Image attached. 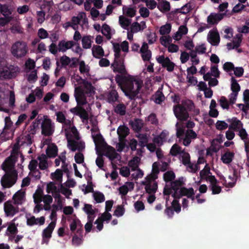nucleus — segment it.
<instances>
[{"label":"nucleus","mask_w":249,"mask_h":249,"mask_svg":"<svg viewBox=\"0 0 249 249\" xmlns=\"http://www.w3.org/2000/svg\"><path fill=\"white\" fill-rule=\"evenodd\" d=\"M112 43L114 52V60L112 65H111V67L112 68L113 71L120 74L116 75V81L118 86L121 89L122 91L124 93L125 92V89H124L125 67H124V58L123 56H121L120 53L121 51L123 52L125 51V41L122 42L120 44L118 43H113L112 42Z\"/></svg>","instance_id":"obj_1"},{"label":"nucleus","mask_w":249,"mask_h":249,"mask_svg":"<svg viewBox=\"0 0 249 249\" xmlns=\"http://www.w3.org/2000/svg\"><path fill=\"white\" fill-rule=\"evenodd\" d=\"M18 153L16 149L12 150L11 155L6 158L2 163L3 170H6V173L1 178V185L4 188H11L17 181V172L13 169L18 159Z\"/></svg>","instance_id":"obj_2"},{"label":"nucleus","mask_w":249,"mask_h":249,"mask_svg":"<svg viewBox=\"0 0 249 249\" xmlns=\"http://www.w3.org/2000/svg\"><path fill=\"white\" fill-rule=\"evenodd\" d=\"M184 185V178L180 177L178 179L172 181L171 184L166 185L163 190L164 196L172 195L174 199L178 200L182 196H185L187 198L191 197L195 195L193 188H187L183 187Z\"/></svg>","instance_id":"obj_3"},{"label":"nucleus","mask_w":249,"mask_h":249,"mask_svg":"<svg viewBox=\"0 0 249 249\" xmlns=\"http://www.w3.org/2000/svg\"><path fill=\"white\" fill-rule=\"evenodd\" d=\"M74 97H75V101H76L77 106L70 108V112L79 117L83 120V122L88 121V112L83 107V106L88 103V101L82 89L79 87L75 88V91H74Z\"/></svg>","instance_id":"obj_4"},{"label":"nucleus","mask_w":249,"mask_h":249,"mask_svg":"<svg viewBox=\"0 0 249 249\" xmlns=\"http://www.w3.org/2000/svg\"><path fill=\"white\" fill-rule=\"evenodd\" d=\"M141 89V83L134 76H130L125 72V95L131 100H134L138 97L139 91Z\"/></svg>","instance_id":"obj_5"},{"label":"nucleus","mask_w":249,"mask_h":249,"mask_svg":"<svg viewBox=\"0 0 249 249\" xmlns=\"http://www.w3.org/2000/svg\"><path fill=\"white\" fill-rule=\"evenodd\" d=\"M194 107L195 104L192 100H184L182 101L181 104L174 106V114L179 121H186L189 117L188 111H192Z\"/></svg>","instance_id":"obj_6"},{"label":"nucleus","mask_w":249,"mask_h":249,"mask_svg":"<svg viewBox=\"0 0 249 249\" xmlns=\"http://www.w3.org/2000/svg\"><path fill=\"white\" fill-rule=\"evenodd\" d=\"M27 46L23 41H16L12 45L11 53L17 58L23 57L27 53Z\"/></svg>","instance_id":"obj_7"},{"label":"nucleus","mask_w":249,"mask_h":249,"mask_svg":"<svg viewBox=\"0 0 249 249\" xmlns=\"http://www.w3.org/2000/svg\"><path fill=\"white\" fill-rule=\"evenodd\" d=\"M145 181L142 182V184L145 186V191L146 193L150 195H154L158 189V184L157 182L155 181L152 182V177L147 176Z\"/></svg>","instance_id":"obj_8"},{"label":"nucleus","mask_w":249,"mask_h":249,"mask_svg":"<svg viewBox=\"0 0 249 249\" xmlns=\"http://www.w3.org/2000/svg\"><path fill=\"white\" fill-rule=\"evenodd\" d=\"M157 61L162 66V68H166V71L171 72L174 71L175 64L171 61L168 57H164V55H159L157 57Z\"/></svg>","instance_id":"obj_9"},{"label":"nucleus","mask_w":249,"mask_h":249,"mask_svg":"<svg viewBox=\"0 0 249 249\" xmlns=\"http://www.w3.org/2000/svg\"><path fill=\"white\" fill-rule=\"evenodd\" d=\"M102 150H103L104 155L107 157L110 161L117 160L120 157L115 151L114 148L107 144L106 143L102 146Z\"/></svg>","instance_id":"obj_10"},{"label":"nucleus","mask_w":249,"mask_h":249,"mask_svg":"<svg viewBox=\"0 0 249 249\" xmlns=\"http://www.w3.org/2000/svg\"><path fill=\"white\" fill-rule=\"evenodd\" d=\"M4 212L7 217L14 216L19 212L18 206L15 207L12 204L11 200H7L4 203Z\"/></svg>","instance_id":"obj_11"},{"label":"nucleus","mask_w":249,"mask_h":249,"mask_svg":"<svg viewBox=\"0 0 249 249\" xmlns=\"http://www.w3.org/2000/svg\"><path fill=\"white\" fill-rule=\"evenodd\" d=\"M53 132L51 119H45L41 124V134L45 136H50Z\"/></svg>","instance_id":"obj_12"},{"label":"nucleus","mask_w":249,"mask_h":249,"mask_svg":"<svg viewBox=\"0 0 249 249\" xmlns=\"http://www.w3.org/2000/svg\"><path fill=\"white\" fill-rule=\"evenodd\" d=\"M207 41L212 46H218L220 42V36L218 31H210L207 35Z\"/></svg>","instance_id":"obj_13"},{"label":"nucleus","mask_w":249,"mask_h":249,"mask_svg":"<svg viewBox=\"0 0 249 249\" xmlns=\"http://www.w3.org/2000/svg\"><path fill=\"white\" fill-rule=\"evenodd\" d=\"M75 45L76 43L72 40L66 41L64 40H61L58 43V50L59 52L64 53L67 50L71 49Z\"/></svg>","instance_id":"obj_14"},{"label":"nucleus","mask_w":249,"mask_h":249,"mask_svg":"<svg viewBox=\"0 0 249 249\" xmlns=\"http://www.w3.org/2000/svg\"><path fill=\"white\" fill-rule=\"evenodd\" d=\"M56 222H55V221H52L49 224L48 226L44 229L43 233H42V236H43L44 241H45V239L48 240L51 238V235L52 234Z\"/></svg>","instance_id":"obj_15"},{"label":"nucleus","mask_w":249,"mask_h":249,"mask_svg":"<svg viewBox=\"0 0 249 249\" xmlns=\"http://www.w3.org/2000/svg\"><path fill=\"white\" fill-rule=\"evenodd\" d=\"M227 121L231 123L230 125H229V129L230 130L237 131L239 129L243 128V124L236 118L234 117L231 119H229Z\"/></svg>","instance_id":"obj_16"},{"label":"nucleus","mask_w":249,"mask_h":249,"mask_svg":"<svg viewBox=\"0 0 249 249\" xmlns=\"http://www.w3.org/2000/svg\"><path fill=\"white\" fill-rule=\"evenodd\" d=\"M83 242V229L82 228L77 229L76 233L74 234L72 237V244L74 246H79Z\"/></svg>","instance_id":"obj_17"},{"label":"nucleus","mask_w":249,"mask_h":249,"mask_svg":"<svg viewBox=\"0 0 249 249\" xmlns=\"http://www.w3.org/2000/svg\"><path fill=\"white\" fill-rule=\"evenodd\" d=\"M25 199V193L21 191H18L13 196V204L18 206L22 205L23 202Z\"/></svg>","instance_id":"obj_18"},{"label":"nucleus","mask_w":249,"mask_h":249,"mask_svg":"<svg viewBox=\"0 0 249 249\" xmlns=\"http://www.w3.org/2000/svg\"><path fill=\"white\" fill-rule=\"evenodd\" d=\"M57 146L54 143H52L47 146L46 154L49 158H54L57 156Z\"/></svg>","instance_id":"obj_19"},{"label":"nucleus","mask_w":249,"mask_h":249,"mask_svg":"<svg viewBox=\"0 0 249 249\" xmlns=\"http://www.w3.org/2000/svg\"><path fill=\"white\" fill-rule=\"evenodd\" d=\"M146 28L145 23L144 21H141L140 23L137 22H134L131 25L130 31L132 33H138L141 32Z\"/></svg>","instance_id":"obj_20"},{"label":"nucleus","mask_w":249,"mask_h":249,"mask_svg":"<svg viewBox=\"0 0 249 249\" xmlns=\"http://www.w3.org/2000/svg\"><path fill=\"white\" fill-rule=\"evenodd\" d=\"M44 220H45V219L44 216L36 218L35 216H32L30 218H27V225L31 227L37 224H39V225H43L44 223Z\"/></svg>","instance_id":"obj_21"},{"label":"nucleus","mask_w":249,"mask_h":249,"mask_svg":"<svg viewBox=\"0 0 249 249\" xmlns=\"http://www.w3.org/2000/svg\"><path fill=\"white\" fill-rule=\"evenodd\" d=\"M92 55L93 57L99 59L100 57L104 56V49L99 45H93L92 49Z\"/></svg>","instance_id":"obj_22"},{"label":"nucleus","mask_w":249,"mask_h":249,"mask_svg":"<svg viewBox=\"0 0 249 249\" xmlns=\"http://www.w3.org/2000/svg\"><path fill=\"white\" fill-rule=\"evenodd\" d=\"M130 124L132 130L135 132H139L143 127V122L140 119H136L134 121L131 122Z\"/></svg>","instance_id":"obj_23"},{"label":"nucleus","mask_w":249,"mask_h":249,"mask_svg":"<svg viewBox=\"0 0 249 249\" xmlns=\"http://www.w3.org/2000/svg\"><path fill=\"white\" fill-rule=\"evenodd\" d=\"M233 157L234 153L228 151L222 155L221 159L223 163L228 164L232 162Z\"/></svg>","instance_id":"obj_24"},{"label":"nucleus","mask_w":249,"mask_h":249,"mask_svg":"<svg viewBox=\"0 0 249 249\" xmlns=\"http://www.w3.org/2000/svg\"><path fill=\"white\" fill-rule=\"evenodd\" d=\"M90 175H88V185L86 186V189L83 190L84 194H88L89 193H93V184L91 181V173L89 172Z\"/></svg>","instance_id":"obj_25"},{"label":"nucleus","mask_w":249,"mask_h":249,"mask_svg":"<svg viewBox=\"0 0 249 249\" xmlns=\"http://www.w3.org/2000/svg\"><path fill=\"white\" fill-rule=\"evenodd\" d=\"M13 12V8L7 5L0 4V12L3 16H9L12 15Z\"/></svg>","instance_id":"obj_26"},{"label":"nucleus","mask_w":249,"mask_h":249,"mask_svg":"<svg viewBox=\"0 0 249 249\" xmlns=\"http://www.w3.org/2000/svg\"><path fill=\"white\" fill-rule=\"evenodd\" d=\"M18 231V229L15 225V222H11L8 225L6 234H17Z\"/></svg>","instance_id":"obj_27"},{"label":"nucleus","mask_w":249,"mask_h":249,"mask_svg":"<svg viewBox=\"0 0 249 249\" xmlns=\"http://www.w3.org/2000/svg\"><path fill=\"white\" fill-rule=\"evenodd\" d=\"M163 179L166 183H171L175 179V174L172 171H167L163 175Z\"/></svg>","instance_id":"obj_28"},{"label":"nucleus","mask_w":249,"mask_h":249,"mask_svg":"<svg viewBox=\"0 0 249 249\" xmlns=\"http://www.w3.org/2000/svg\"><path fill=\"white\" fill-rule=\"evenodd\" d=\"M231 93H238L241 89L239 84L237 83L236 80L233 77L231 78Z\"/></svg>","instance_id":"obj_29"},{"label":"nucleus","mask_w":249,"mask_h":249,"mask_svg":"<svg viewBox=\"0 0 249 249\" xmlns=\"http://www.w3.org/2000/svg\"><path fill=\"white\" fill-rule=\"evenodd\" d=\"M83 84H84V89L86 90V93L92 94L95 93V88H94L90 82L86 80H84Z\"/></svg>","instance_id":"obj_30"},{"label":"nucleus","mask_w":249,"mask_h":249,"mask_svg":"<svg viewBox=\"0 0 249 249\" xmlns=\"http://www.w3.org/2000/svg\"><path fill=\"white\" fill-rule=\"evenodd\" d=\"M192 9V6L191 3H188L186 4L185 5L182 6L180 9H177L176 10L175 14H188L190 10Z\"/></svg>","instance_id":"obj_31"},{"label":"nucleus","mask_w":249,"mask_h":249,"mask_svg":"<svg viewBox=\"0 0 249 249\" xmlns=\"http://www.w3.org/2000/svg\"><path fill=\"white\" fill-rule=\"evenodd\" d=\"M156 104H160L164 99V95H163L162 91L159 89L156 91L155 94L152 96Z\"/></svg>","instance_id":"obj_32"},{"label":"nucleus","mask_w":249,"mask_h":249,"mask_svg":"<svg viewBox=\"0 0 249 249\" xmlns=\"http://www.w3.org/2000/svg\"><path fill=\"white\" fill-rule=\"evenodd\" d=\"M184 153L185 152L183 151H181L180 147L177 143L172 146L171 149L170 150V154L173 156H177L179 154H184Z\"/></svg>","instance_id":"obj_33"},{"label":"nucleus","mask_w":249,"mask_h":249,"mask_svg":"<svg viewBox=\"0 0 249 249\" xmlns=\"http://www.w3.org/2000/svg\"><path fill=\"white\" fill-rule=\"evenodd\" d=\"M129 168L131 169V171H135L136 170H140L138 168V158L135 157L133 158L128 162Z\"/></svg>","instance_id":"obj_34"},{"label":"nucleus","mask_w":249,"mask_h":249,"mask_svg":"<svg viewBox=\"0 0 249 249\" xmlns=\"http://www.w3.org/2000/svg\"><path fill=\"white\" fill-rule=\"evenodd\" d=\"M51 178L53 180H55L59 182L62 181V178H63V173L60 169H56L54 173L51 174Z\"/></svg>","instance_id":"obj_35"},{"label":"nucleus","mask_w":249,"mask_h":249,"mask_svg":"<svg viewBox=\"0 0 249 249\" xmlns=\"http://www.w3.org/2000/svg\"><path fill=\"white\" fill-rule=\"evenodd\" d=\"M82 47L84 49H90L91 47V41L90 40V36H84L82 39Z\"/></svg>","instance_id":"obj_36"},{"label":"nucleus","mask_w":249,"mask_h":249,"mask_svg":"<svg viewBox=\"0 0 249 249\" xmlns=\"http://www.w3.org/2000/svg\"><path fill=\"white\" fill-rule=\"evenodd\" d=\"M102 33L106 36L107 39L109 40L111 39V28H110L108 25L104 24L102 26Z\"/></svg>","instance_id":"obj_37"},{"label":"nucleus","mask_w":249,"mask_h":249,"mask_svg":"<svg viewBox=\"0 0 249 249\" xmlns=\"http://www.w3.org/2000/svg\"><path fill=\"white\" fill-rule=\"evenodd\" d=\"M219 103L222 108L229 110V106L231 105V103L225 96H222L221 98H220Z\"/></svg>","instance_id":"obj_38"},{"label":"nucleus","mask_w":249,"mask_h":249,"mask_svg":"<svg viewBox=\"0 0 249 249\" xmlns=\"http://www.w3.org/2000/svg\"><path fill=\"white\" fill-rule=\"evenodd\" d=\"M137 137L139 140V145L144 147L147 143V137L146 134H139Z\"/></svg>","instance_id":"obj_39"},{"label":"nucleus","mask_w":249,"mask_h":249,"mask_svg":"<svg viewBox=\"0 0 249 249\" xmlns=\"http://www.w3.org/2000/svg\"><path fill=\"white\" fill-rule=\"evenodd\" d=\"M224 17H207V23L210 25H215L222 20Z\"/></svg>","instance_id":"obj_40"},{"label":"nucleus","mask_w":249,"mask_h":249,"mask_svg":"<svg viewBox=\"0 0 249 249\" xmlns=\"http://www.w3.org/2000/svg\"><path fill=\"white\" fill-rule=\"evenodd\" d=\"M83 211H84L87 215L95 214V209H93V206L90 204H85L84 208H83Z\"/></svg>","instance_id":"obj_41"},{"label":"nucleus","mask_w":249,"mask_h":249,"mask_svg":"<svg viewBox=\"0 0 249 249\" xmlns=\"http://www.w3.org/2000/svg\"><path fill=\"white\" fill-rule=\"evenodd\" d=\"M14 17H0V27H3L4 25H5L7 23L9 22V21L12 19H13ZM1 33H2V31L1 29H0V36L1 35ZM0 44H1V42L0 41Z\"/></svg>","instance_id":"obj_42"},{"label":"nucleus","mask_w":249,"mask_h":249,"mask_svg":"<svg viewBox=\"0 0 249 249\" xmlns=\"http://www.w3.org/2000/svg\"><path fill=\"white\" fill-rule=\"evenodd\" d=\"M93 196L95 201L98 203H102L105 201V196L102 193L99 192L93 193Z\"/></svg>","instance_id":"obj_43"},{"label":"nucleus","mask_w":249,"mask_h":249,"mask_svg":"<svg viewBox=\"0 0 249 249\" xmlns=\"http://www.w3.org/2000/svg\"><path fill=\"white\" fill-rule=\"evenodd\" d=\"M171 30V25L170 24H166L164 25L161 26L159 33L162 36L168 34Z\"/></svg>","instance_id":"obj_44"},{"label":"nucleus","mask_w":249,"mask_h":249,"mask_svg":"<svg viewBox=\"0 0 249 249\" xmlns=\"http://www.w3.org/2000/svg\"><path fill=\"white\" fill-rule=\"evenodd\" d=\"M132 173L131 174V178L132 179L135 180H137L139 178H142L143 177V171L140 169H137L135 171H131Z\"/></svg>","instance_id":"obj_45"},{"label":"nucleus","mask_w":249,"mask_h":249,"mask_svg":"<svg viewBox=\"0 0 249 249\" xmlns=\"http://www.w3.org/2000/svg\"><path fill=\"white\" fill-rule=\"evenodd\" d=\"M172 209L175 211L177 213H178L180 212L181 211V206L179 203L178 200L174 199L173 201L171 202V206Z\"/></svg>","instance_id":"obj_46"},{"label":"nucleus","mask_w":249,"mask_h":249,"mask_svg":"<svg viewBox=\"0 0 249 249\" xmlns=\"http://www.w3.org/2000/svg\"><path fill=\"white\" fill-rule=\"evenodd\" d=\"M215 127L217 129L222 131L229 127V125L225 121L218 120L216 123Z\"/></svg>","instance_id":"obj_47"},{"label":"nucleus","mask_w":249,"mask_h":249,"mask_svg":"<svg viewBox=\"0 0 249 249\" xmlns=\"http://www.w3.org/2000/svg\"><path fill=\"white\" fill-rule=\"evenodd\" d=\"M210 174H211V169H210V167L208 166L207 164L199 172L200 177L201 179H204L205 177L209 176Z\"/></svg>","instance_id":"obj_48"},{"label":"nucleus","mask_w":249,"mask_h":249,"mask_svg":"<svg viewBox=\"0 0 249 249\" xmlns=\"http://www.w3.org/2000/svg\"><path fill=\"white\" fill-rule=\"evenodd\" d=\"M111 219V214L109 212H106L102 213L101 216L98 217L95 220H98L100 221H108Z\"/></svg>","instance_id":"obj_49"},{"label":"nucleus","mask_w":249,"mask_h":249,"mask_svg":"<svg viewBox=\"0 0 249 249\" xmlns=\"http://www.w3.org/2000/svg\"><path fill=\"white\" fill-rule=\"evenodd\" d=\"M242 42V35L240 34L236 35V39L232 40V44L233 45L232 48H238L241 46Z\"/></svg>","instance_id":"obj_50"},{"label":"nucleus","mask_w":249,"mask_h":249,"mask_svg":"<svg viewBox=\"0 0 249 249\" xmlns=\"http://www.w3.org/2000/svg\"><path fill=\"white\" fill-rule=\"evenodd\" d=\"M172 38L169 36H162L160 38V42L162 45L165 47H167L168 45L171 44Z\"/></svg>","instance_id":"obj_51"},{"label":"nucleus","mask_w":249,"mask_h":249,"mask_svg":"<svg viewBox=\"0 0 249 249\" xmlns=\"http://www.w3.org/2000/svg\"><path fill=\"white\" fill-rule=\"evenodd\" d=\"M125 133V125H124V123L123 124L120 125L118 127V129H117V134L118 135V139L119 140H124V133Z\"/></svg>","instance_id":"obj_52"},{"label":"nucleus","mask_w":249,"mask_h":249,"mask_svg":"<svg viewBox=\"0 0 249 249\" xmlns=\"http://www.w3.org/2000/svg\"><path fill=\"white\" fill-rule=\"evenodd\" d=\"M60 63L61 65V68H65L70 64V58L64 55L60 57Z\"/></svg>","instance_id":"obj_53"},{"label":"nucleus","mask_w":249,"mask_h":249,"mask_svg":"<svg viewBox=\"0 0 249 249\" xmlns=\"http://www.w3.org/2000/svg\"><path fill=\"white\" fill-rule=\"evenodd\" d=\"M117 97H118V96L117 95L116 91H111L109 93L108 95H107V101H108L109 103H114L117 100Z\"/></svg>","instance_id":"obj_54"},{"label":"nucleus","mask_w":249,"mask_h":249,"mask_svg":"<svg viewBox=\"0 0 249 249\" xmlns=\"http://www.w3.org/2000/svg\"><path fill=\"white\" fill-rule=\"evenodd\" d=\"M156 38H157V36L154 32H150L147 34V40H148L149 44H153L156 42Z\"/></svg>","instance_id":"obj_55"},{"label":"nucleus","mask_w":249,"mask_h":249,"mask_svg":"<svg viewBox=\"0 0 249 249\" xmlns=\"http://www.w3.org/2000/svg\"><path fill=\"white\" fill-rule=\"evenodd\" d=\"M223 70L226 72H231L234 70L235 68L231 62H226L223 66Z\"/></svg>","instance_id":"obj_56"},{"label":"nucleus","mask_w":249,"mask_h":249,"mask_svg":"<svg viewBox=\"0 0 249 249\" xmlns=\"http://www.w3.org/2000/svg\"><path fill=\"white\" fill-rule=\"evenodd\" d=\"M37 36L41 39L47 38L49 36L47 31L43 28L38 30Z\"/></svg>","instance_id":"obj_57"},{"label":"nucleus","mask_w":249,"mask_h":249,"mask_svg":"<svg viewBox=\"0 0 249 249\" xmlns=\"http://www.w3.org/2000/svg\"><path fill=\"white\" fill-rule=\"evenodd\" d=\"M209 188L212 191V195H218L221 192V188L217 184L210 185Z\"/></svg>","instance_id":"obj_58"},{"label":"nucleus","mask_w":249,"mask_h":249,"mask_svg":"<svg viewBox=\"0 0 249 249\" xmlns=\"http://www.w3.org/2000/svg\"><path fill=\"white\" fill-rule=\"evenodd\" d=\"M79 224L81 225V221L76 218H74L70 226V230H71V232H74L75 231L77 225Z\"/></svg>","instance_id":"obj_59"},{"label":"nucleus","mask_w":249,"mask_h":249,"mask_svg":"<svg viewBox=\"0 0 249 249\" xmlns=\"http://www.w3.org/2000/svg\"><path fill=\"white\" fill-rule=\"evenodd\" d=\"M182 163L185 166L187 164L191 163L190 162V157L188 153H184L182 156Z\"/></svg>","instance_id":"obj_60"},{"label":"nucleus","mask_w":249,"mask_h":249,"mask_svg":"<svg viewBox=\"0 0 249 249\" xmlns=\"http://www.w3.org/2000/svg\"><path fill=\"white\" fill-rule=\"evenodd\" d=\"M211 74L214 76L216 78H218L220 76V71L218 70L217 66H211Z\"/></svg>","instance_id":"obj_61"},{"label":"nucleus","mask_w":249,"mask_h":249,"mask_svg":"<svg viewBox=\"0 0 249 249\" xmlns=\"http://www.w3.org/2000/svg\"><path fill=\"white\" fill-rule=\"evenodd\" d=\"M37 80V71L34 70L29 74L27 80L30 83L35 82Z\"/></svg>","instance_id":"obj_62"},{"label":"nucleus","mask_w":249,"mask_h":249,"mask_svg":"<svg viewBox=\"0 0 249 249\" xmlns=\"http://www.w3.org/2000/svg\"><path fill=\"white\" fill-rule=\"evenodd\" d=\"M197 134L196 132L194 131L193 129H189L186 131L185 138L189 139H196Z\"/></svg>","instance_id":"obj_63"},{"label":"nucleus","mask_w":249,"mask_h":249,"mask_svg":"<svg viewBox=\"0 0 249 249\" xmlns=\"http://www.w3.org/2000/svg\"><path fill=\"white\" fill-rule=\"evenodd\" d=\"M74 159H75V162L78 164L83 163L84 161V156L81 153H76L75 154V157H74Z\"/></svg>","instance_id":"obj_64"}]
</instances>
